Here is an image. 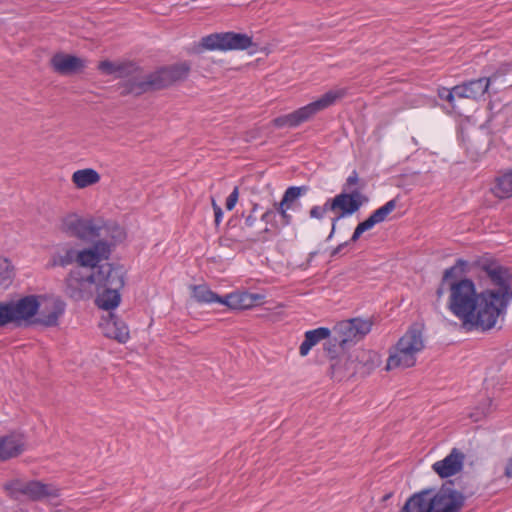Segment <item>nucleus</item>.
<instances>
[{
	"instance_id": "f257e3e1",
	"label": "nucleus",
	"mask_w": 512,
	"mask_h": 512,
	"mask_svg": "<svg viewBox=\"0 0 512 512\" xmlns=\"http://www.w3.org/2000/svg\"><path fill=\"white\" fill-rule=\"evenodd\" d=\"M476 266L490 280L492 287L478 292L475 283L461 278L467 262L459 259L446 269L437 295L448 292L447 308L466 331L487 332L503 321L512 300V271L491 257L484 256Z\"/></svg>"
},
{
	"instance_id": "f03ea898",
	"label": "nucleus",
	"mask_w": 512,
	"mask_h": 512,
	"mask_svg": "<svg viewBox=\"0 0 512 512\" xmlns=\"http://www.w3.org/2000/svg\"><path fill=\"white\" fill-rule=\"evenodd\" d=\"M38 299L39 296L37 295H27L17 300H12L15 326H58L59 318L65 312V303L60 299H55L51 302L49 308L41 309Z\"/></svg>"
},
{
	"instance_id": "7ed1b4c3",
	"label": "nucleus",
	"mask_w": 512,
	"mask_h": 512,
	"mask_svg": "<svg viewBox=\"0 0 512 512\" xmlns=\"http://www.w3.org/2000/svg\"><path fill=\"white\" fill-rule=\"evenodd\" d=\"M191 70L189 62L184 61L164 66L143 77H133L123 84L122 95H141L162 90L187 79Z\"/></svg>"
},
{
	"instance_id": "20e7f679",
	"label": "nucleus",
	"mask_w": 512,
	"mask_h": 512,
	"mask_svg": "<svg viewBox=\"0 0 512 512\" xmlns=\"http://www.w3.org/2000/svg\"><path fill=\"white\" fill-rule=\"evenodd\" d=\"M91 279H93V285L98 293L96 298L98 307L106 311L118 307L121 301L120 290L125 285L123 267L111 263L101 264L96 270H93Z\"/></svg>"
},
{
	"instance_id": "39448f33",
	"label": "nucleus",
	"mask_w": 512,
	"mask_h": 512,
	"mask_svg": "<svg viewBox=\"0 0 512 512\" xmlns=\"http://www.w3.org/2000/svg\"><path fill=\"white\" fill-rule=\"evenodd\" d=\"M463 501L462 494L450 487L424 490L412 495L400 512H459Z\"/></svg>"
},
{
	"instance_id": "423d86ee",
	"label": "nucleus",
	"mask_w": 512,
	"mask_h": 512,
	"mask_svg": "<svg viewBox=\"0 0 512 512\" xmlns=\"http://www.w3.org/2000/svg\"><path fill=\"white\" fill-rule=\"evenodd\" d=\"M425 349V338L420 326L410 327L396 342L390 347L387 358V371L394 369H406L416 365L418 355Z\"/></svg>"
},
{
	"instance_id": "0eeeda50",
	"label": "nucleus",
	"mask_w": 512,
	"mask_h": 512,
	"mask_svg": "<svg viewBox=\"0 0 512 512\" xmlns=\"http://www.w3.org/2000/svg\"><path fill=\"white\" fill-rule=\"evenodd\" d=\"M345 90H330L322 95L319 99L301 107L292 113L279 116L273 119L272 123L277 128L283 127H297L300 124L311 119L318 112L333 105L336 100L341 99Z\"/></svg>"
},
{
	"instance_id": "6e6552de",
	"label": "nucleus",
	"mask_w": 512,
	"mask_h": 512,
	"mask_svg": "<svg viewBox=\"0 0 512 512\" xmlns=\"http://www.w3.org/2000/svg\"><path fill=\"white\" fill-rule=\"evenodd\" d=\"M4 490L7 495L16 501L30 500L41 501L46 498H55L59 496V490L51 484H45L41 481L13 479L4 484Z\"/></svg>"
},
{
	"instance_id": "1a4fd4ad",
	"label": "nucleus",
	"mask_w": 512,
	"mask_h": 512,
	"mask_svg": "<svg viewBox=\"0 0 512 512\" xmlns=\"http://www.w3.org/2000/svg\"><path fill=\"white\" fill-rule=\"evenodd\" d=\"M252 46H255L252 37L247 34L220 32L202 37L197 46V52H202L204 50H247Z\"/></svg>"
},
{
	"instance_id": "9d476101",
	"label": "nucleus",
	"mask_w": 512,
	"mask_h": 512,
	"mask_svg": "<svg viewBox=\"0 0 512 512\" xmlns=\"http://www.w3.org/2000/svg\"><path fill=\"white\" fill-rule=\"evenodd\" d=\"M352 344V319L338 321L330 329V337L323 349L331 360L349 352Z\"/></svg>"
},
{
	"instance_id": "9b49d317",
	"label": "nucleus",
	"mask_w": 512,
	"mask_h": 512,
	"mask_svg": "<svg viewBox=\"0 0 512 512\" xmlns=\"http://www.w3.org/2000/svg\"><path fill=\"white\" fill-rule=\"evenodd\" d=\"M62 229L70 236L83 241H93L100 236L102 227L92 218H81L77 215H68L63 220Z\"/></svg>"
},
{
	"instance_id": "f8f14e48",
	"label": "nucleus",
	"mask_w": 512,
	"mask_h": 512,
	"mask_svg": "<svg viewBox=\"0 0 512 512\" xmlns=\"http://www.w3.org/2000/svg\"><path fill=\"white\" fill-rule=\"evenodd\" d=\"M92 285L91 273L83 275L80 270H72L65 279L64 292L69 298L79 301L89 297Z\"/></svg>"
},
{
	"instance_id": "ddd939ff",
	"label": "nucleus",
	"mask_w": 512,
	"mask_h": 512,
	"mask_svg": "<svg viewBox=\"0 0 512 512\" xmlns=\"http://www.w3.org/2000/svg\"><path fill=\"white\" fill-rule=\"evenodd\" d=\"M27 449V437L20 431L0 435V461L20 456Z\"/></svg>"
},
{
	"instance_id": "4468645a",
	"label": "nucleus",
	"mask_w": 512,
	"mask_h": 512,
	"mask_svg": "<svg viewBox=\"0 0 512 512\" xmlns=\"http://www.w3.org/2000/svg\"><path fill=\"white\" fill-rule=\"evenodd\" d=\"M52 69L62 76L81 73L86 67V61L78 56L56 53L50 60Z\"/></svg>"
},
{
	"instance_id": "2eb2a0df",
	"label": "nucleus",
	"mask_w": 512,
	"mask_h": 512,
	"mask_svg": "<svg viewBox=\"0 0 512 512\" xmlns=\"http://www.w3.org/2000/svg\"><path fill=\"white\" fill-rule=\"evenodd\" d=\"M464 460V453L457 448H453L444 459L436 461L432 465V470L440 478H448L458 474L462 470Z\"/></svg>"
},
{
	"instance_id": "dca6fc26",
	"label": "nucleus",
	"mask_w": 512,
	"mask_h": 512,
	"mask_svg": "<svg viewBox=\"0 0 512 512\" xmlns=\"http://www.w3.org/2000/svg\"><path fill=\"white\" fill-rule=\"evenodd\" d=\"M109 255V244L106 241L98 240L92 247L78 252L77 263L82 267H91L96 270L97 264L103 259H108Z\"/></svg>"
},
{
	"instance_id": "f3484780",
	"label": "nucleus",
	"mask_w": 512,
	"mask_h": 512,
	"mask_svg": "<svg viewBox=\"0 0 512 512\" xmlns=\"http://www.w3.org/2000/svg\"><path fill=\"white\" fill-rule=\"evenodd\" d=\"M264 298L261 294L234 292L223 296L222 305L233 310L249 309Z\"/></svg>"
},
{
	"instance_id": "a211bd4d",
	"label": "nucleus",
	"mask_w": 512,
	"mask_h": 512,
	"mask_svg": "<svg viewBox=\"0 0 512 512\" xmlns=\"http://www.w3.org/2000/svg\"><path fill=\"white\" fill-rule=\"evenodd\" d=\"M489 86L490 79L483 77L455 86V93L458 98L478 100L488 91Z\"/></svg>"
},
{
	"instance_id": "6ab92c4d",
	"label": "nucleus",
	"mask_w": 512,
	"mask_h": 512,
	"mask_svg": "<svg viewBox=\"0 0 512 512\" xmlns=\"http://www.w3.org/2000/svg\"><path fill=\"white\" fill-rule=\"evenodd\" d=\"M396 201L390 200L385 205L373 212L365 221L358 224L354 230V241L365 231L370 230L375 224L380 223L395 209Z\"/></svg>"
},
{
	"instance_id": "aec40b11",
	"label": "nucleus",
	"mask_w": 512,
	"mask_h": 512,
	"mask_svg": "<svg viewBox=\"0 0 512 512\" xmlns=\"http://www.w3.org/2000/svg\"><path fill=\"white\" fill-rule=\"evenodd\" d=\"M380 363L379 355L373 350L360 349L356 354L354 372L366 376L369 375Z\"/></svg>"
},
{
	"instance_id": "412c9836",
	"label": "nucleus",
	"mask_w": 512,
	"mask_h": 512,
	"mask_svg": "<svg viewBox=\"0 0 512 512\" xmlns=\"http://www.w3.org/2000/svg\"><path fill=\"white\" fill-rule=\"evenodd\" d=\"M105 335L120 343H126L130 338L129 328L126 323L114 314L104 324Z\"/></svg>"
},
{
	"instance_id": "4be33fe9",
	"label": "nucleus",
	"mask_w": 512,
	"mask_h": 512,
	"mask_svg": "<svg viewBox=\"0 0 512 512\" xmlns=\"http://www.w3.org/2000/svg\"><path fill=\"white\" fill-rule=\"evenodd\" d=\"M330 329L327 327H319L313 330L306 331L304 340L299 347V354L304 357L307 356L310 350L320 343L322 340H329Z\"/></svg>"
},
{
	"instance_id": "5701e85b",
	"label": "nucleus",
	"mask_w": 512,
	"mask_h": 512,
	"mask_svg": "<svg viewBox=\"0 0 512 512\" xmlns=\"http://www.w3.org/2000/svg\"><path fill=\"white\" fill-rule=\"evenodd\" d=\"M329 211L336 215V220L352 214V192L341 193L333 199L327 200Z\"/></svg>"
},
{
	"instance_id": "b1692460",
	"label": "nucleus",
	"mask_w": 512,
	"mask_h": 512,
	"mask_svg": "<svg viewBox=\"0 0 512 512\" xmlns=\"http://www.w3.org/2000/svg\"><path fill=\"white\" fill-rule=\"evenodd\" d=\"M491 192L499 199L512 197V167L495 178Z\"/></svg>"
},
{
	"instance_id": "393cba45",
	"label": "nucleus",
	"mask_w": 512,
	"mask_h": 512,
	"mask_svg": "<svg viewBox=\"0 0 512 512\" xmlns=\"http://www.w3.org/2000/svg\"><path fill=\"white\" fill-rule=\"evenodd\" d=\"M375 325L373 315H362L354 317V343L363 340Z\"/></svg>"
},
{
	"instance_id": "a878e982",
	"label": "nucleus",
	"mask_w": 512,
	"mask_h": 512,
	"mask_svg": "<svg viewBox=\"0 0 512 512\" xmlns=\"http://www.w3.org/2000/svg\"><path fill=\"white\" fill-rule=\"evenodd\" d=\"M72 181L77 188H86L100 181V174L92 169L77 170L72 175Z\"/></svg>"
},
{
	"instance_id": "bb28decb",
	"label": "nucleus",
	"mask_w": 512,
	"mask_h": 512,
	"mask_svg": "<svg viewBox=\"0 0 512 512\" xmlns=\"http://www.w3.org/2000/svg\"><path fill=\"white\" fill-rule=\"evenodd\" d=\"M192 295L198 303H220L222 304L223 296H220L209 289L206 285H192Z\"/></svg>"
},
{
	"instance_id": "cd10ccee",
	"label": "nucleus",
	"mask_w": 512,
	"mask_h": 512,
	"mask_svg": "<svg viewBox=\"0 0 512 512\" xmlns=\"http://www.w3.org/2000/svg\"><path fill=\"white\" fill-rule=\"evenodd\" d=\"M14 267L7 258L0 257V289L8 288L14 279Z\"/></svg>"
},
{
	"instance_id": "c85d7f7f",
	"label": "nucleus",
	"mask_w": 512,
	"mask_h": 512,
	"mask_svg": "<svg viewBox=\"0 0 512 512\" xmlns=\"http://www.w3.org/2000/svg\"><path fill=\"white\" fill-rule=\"evenodd\" d=\"M78 252L73 248H67L63 254L54 255L52 258V266L66 267L73 262H77Z\"/></svg>"
},
{
	"instance_id": "c756f323",
	"label": "nucleus",
	"mask_w": 512,
	"mask_h": 512,
	"mask_svg": "<svg viewBox=\"0 0 512 512\" xmlns=\"http://www.w3.org/2000/svg\"><path fill=\"white\" fill-rule=\"evenodd\" d=\"M98 69L107 75L118 73V76L121 77L126 74L127 66L117 65L109 60H104L99 63Z\"/></svg>"
},
{
	"instance_id": "7c9ffc66",
	"label": "nucleus",
	"mask_w": 512,
	"mask_h": 512,
	"mask_svg": "<svg viewBox=\"0 0 512 512\" xmlns=\"http://www.w3.org/2000/svg\"><path fill=\"white\" fill-rule=\"evenodd\" d=\"M14 324L12 300L0 302V327Z\"/></svg>"
},
{
	"instance_id": "2f4dec72",
	"label": "nucleus",
	"mask_w": 512,
	"mask_h": 512,
	"mask_svg": "<svg viewBox=\"0 0 512 512\" xmlns=\"http://www.w3.org/2000/svg\"><path fill=\"white\" fill-rule=\"evenodd\" d=\"M308 190L306 186H291L289 187L281 200L282 204L290 205L296 200L301 194L305 193Z\"/></svg>"
},
{
	"instance_id": "473e14b6",
	"label": "nucleus",
	"mask_w": 512,
	"mask_h": 512,
	"mask_svg": "<svg viewBox=\"0 0 512 512\" xmlns=\"http://www.w3.org/2000/svg\"><path fill=\"white\" fill-rule=\"evenodd\" d=\"M290 208V205L282 204L281 201L274 203L275 212L279 213L281 216L282 224L284 226L290 225L292 222V216L287 212Z\"/></svg>"
},
{
	"instance_id": "72a5a7b5",
	"label": "nucleus",
	"mask_w": 512,
	"mask_h": 512,
	"mask_svg": "<svg viewBox=\"0 0 512 512\" xmlns=\"http://www.w3.org/2000/svg\"><path fill=\"white\" fill-rule=\"evenodd\" d=\"M438 96L441 99L448 101L453 108L455 107L454 100L457 97V93H455V86L452 89H448L445 87L440 88L438 90Z\"/></svg>"
},
{
	"instance_id": "f704fd0d",
	"label": "nucleus",
	"mask_w": 512,
	"mask_h": 512,
	"mask_svg": "<svg viewBox=\"0 0 512 512\" xmlns=\"http://www.w3.org/2000/svg\"><path fill=\"white\" fill-rule=\"evenodd\" d=\"M329 211V207H327V202L323 206H313L310 209V217L321 219L323 218L324 214Z\"/></svg>"
},
{
	"instance_id": "c9c22d12",
	"label": "nucleus",
	"mask_w": 512,
	"mask_h": 512,
	"mask_svg": "<svg viewBox=\"0 0 512 512\" xmlns=\"http://www.w3.org/2000/svg\"><path fill=\"white\" fill-rule=\"evenodd\" d=\"M238 198H239V188L238 186H235L233 191L231 192V194L228 196V198L226 199V208L227 210H232L237 201H238Z\"/></svg>"
},
{
	"instance_id": "e433bc0d",
	"label": "nucleus",
	"mask_w": 512,
	"mask_h": 512,
	"mask_svg": "<svg viewBox=\"0 0 512 512\" xmlns=\"http://www.w3.org/2000/svg\"><path fill=\"white\" fill-rule=\"evenodd\" d=\"M367 200L368 198L365 195L354 189V211L357 210L359 206L366 203Z\"/></svg>"
},
{
	"instance_id": "4c0bfd02",
	"label": "nucleus",
	"mask_w": 512,
	"mask_h": 512,
	"mask_svg": "<svg viewBox=\"0 0 512 512\" xmlns=\"http://www.w3.org/2000/svg\"><path fill=\"white\" fill-rule=\"evenodd\" d=\"M212 207L215 215V223L219 225L223 216V212L220 206H218L214 199H212Z\"/></svg>"
},
{
	"instance_id": "58836bf2",
	"label": "nucleus",
	"mask_w": 512,
	"mask_h": 512,
	"mask_svg": "<svg viewBox=\"0 0 512 512\" xmlns=\"http://www.w3.org/2000/svg\"><path fill=\"white\" fill-rule=\"evenodd\" d=\"M269 232V229L268 228H265L263 231H260L259 233L251 236V237H247V240L248 241H251V242H258V241H262V242H265L267 241L268 239L264 236L265 233Z\"/></svg>"
},
{
	"instance_id": "ea45409f",
	"label": "nucleus",
	"mask_w": 512,
	"mask_h": 512,
	"mask_svg": "<svg viewBox=\"0 0 512 512\" xmlns=\"http://www.w3.org/2000/svg\"><path fill=\"white\" fill-rule=\"evenodd\" d=\"M276 217L275 209L267 210L262 216L261 220L265 223H272Z\"/></svg>"
},
{
	"instance_id": "a19ab883",
	"label": "nucleus",
	"mask_w": 512,
	"mask_h": 512,
	"mask_svg": "<svg viewBox=\"0 0 512 512\" xmlns=\"http://www.w3.org/2000/svg\"><path fill=\"white\" fill-rule=\"evenodd\" d=\"M256 221L257 218L254 215L250 214L245 219V226L248 228L253 227Z\"/></svg>"
},
{
	"instance_id": "79ce46f5",
	"label": "nucleus",
	"mask_w": 512,
	"mask_h": 512,
	"mask_svg": "<svg viewBox=\"0 0 512 512\" xmlns=\"http://www.w3.org/2000/svg\"><path fill=\"white\" fill-rule=\"evenodd\" d=\"M505 475L508 477H512V457L509 459V461L506 465Z\"/></svg>"
},
{
	"instance_id": "37998d69",
	"label": "nucleus",
	"mask_w": 512,
	"mask_h": 512,
	"mask_svg": "<svg viewBox=\"0 0 512 512\" xmlns=\"http://www.w3.org/2000/svg\"><path fill=\"white\" fill-rule=\"evenodd\" d=\"M392 497V493H388L386 495L383 496L382 498V501H387L388 499H390Z\"/></svg>"
},
{
	"instance_id": "c03bdc74",
	"label": "nucleus",
	"mask_w": 512,
	"mask_h": 512,
	"mask_svg": "<svg viewBox=\"0 0 512 512\" xmlns=\"http://www.w3.org/2000/svg\"><path fill=\"white\" fill-rule=\"evenodd\" d=\"M258 209V204H254L253 207H252V211H251V214L253 215V213Z\"/></svg>"
},
{
	"instance_id": "a18cd8bd",
	"label": "nucleus",
	"mask_w": 512,
	"mask_h": 512,
	"mask_svg": "<svg viewBox=\"0 0 512 512\" xmlns=\"http://www.w3.org/2000/svg\"><path fill=\"white\" fill-rule=\"evenodd\" d=\"M346 181H347L348 185H351L352 184V176H349Z\"/></svg>"
},
{
	"instance_id": "49530a36",
	"label": "nucleus",
	"mask_w": 512,
	"mask_h": 512,
	"mask_svg": "<svg viewBox=\"0 0 512 512\" xmlns=\"http://www.w3.org/2000/svg\"><path fill=\"white\" fill-rule=\"evenodd\" d=\"M353 183H354V186H356V184H357V179H356L355 177H354Z\"/></svg>"
}]
</instances>
